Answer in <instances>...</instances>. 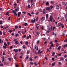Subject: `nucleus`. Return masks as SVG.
<instances>
[{"label": "nucleus", "instance_id": "nucleus-38", "mask_svg": "<svg viewBox=\"0 0 67 67\" xmlns=\"http://www.w3.org/2000/svg\"><path fill=\"white\" fill-rule=\"evenodd\" d=\"M51 47H54V44L53 43H52L51 45Z\"/></svg>", "mask_w": 67, "mask_h": 67}, {"label": "nucleus", "instance_id": "nucleus-29", "mask_svg": "<svg viewBox=\"0 0 67 67\" xmlns=\"http://www.w3.org/2000/svg\"><path fill=\"white\" fill-rule=\"evenodd\" d=\"M17 41V39H14L13 40V41L14 42H15V41Z\"/></svg>", "mask_w": 67, "mask_h": 67}, {"label": "nucleus", "instance_id": "nucleus-64", "mask_svg": "<svg viewBox=\"0 0 67 67\" xmlns=\"http://www.w3.org/2000/svg\"><path fill=\"white\" fill-rule=\"evenodd\" d=\"M64 42H67V40H65L64 41Z\"/></svg>", "mask_w": 67, "mask_h": 67}, {"label": "nucleus", "instance_id": "nucleus-10", "mask_svg": "<svg viewBox=\"0 0 67 67\" xmlns=\"http://www.w3.org/2000/svg\"><path fill=\"white\" fill-rule=\"evenodd\" d=\"M43 52V51H40V49H39L38 51V54H39V53H42Z\"/></svg>", "mask_w": 67, "mask_h": 67}, {"label": "nucleus", "instance_id": "nucleus-40", "mask_svg": "<svg viewBox=\"0 0 67 67\" xmlns=\"http://www.w3.org/2000/svg\"><path fill=\"white\" fill-rule=\"evenodd\" d=\"M23 36L24 38H25L26 37V35H23Z\"/></svg>", "mask_w": 67, "mask_h": 67}, {"label": "nucleus", "instance_id": "nucleus-33", "mask_svg": "<svg viewBox=\"0 0 67 67\" xmlns=\"http://www.w3.org/2000/svg\"><path fill=\"white\" fill-rule=\"evenodd\" d=\"M56 29V27L54 26L53 27V30H54V29Z\"/></svg>", "mask_w": 67, "mask_h": 67}, {"label": "nucleus", "instance_id": "nucleus-62", "mask_svg": "<svg viewBox=\"0 0 67 67\" xmlns=\"http://www.w3.org/2000/svg\"><path fill=\"white\" fill-rule=\"evenodd\" d=\"M2 32H1V31L0 30V35H2Z\"/></svg>", "mask_w": 67, "mask_h": 67}, {"label": "nucleus", "instance_id": "nucleus-60", "mask_svg": "<svg viewBox=\"0 0 67 67\" xmlns=\"http://www.w3.org/2000/svg\"><path fill=\"white\" fill-rule=\"evenodd\" d=\"M9 33H11V32H12V31H11V30H10L9 31Z\"/></svg>", "mask_w": 67, "mask_h": 67}, {"label": "nucleus", "instance_id": "nucleus-49", "mask_svg": "<svg viewBox=\"0 0 67 67\" xmlns=\"http://www.w3.org/2000/svg\"><path fill=\"white\" fill-rule=\"evenodd\" d=\"M16 1L17 3H18L19 2V0H16Z\"/></svg>", "mask_w": 67, "mask_h": 67}, {"label": "nucleus", "instance_id": "nucleus-42", "mask_svg": "<svg viewBox=\"0 0 67 67\" xmlns=\"http://www.w3.org/2000/svg\"><path fill=\"white\" fill-rule=\"evenodd\" d=\"M26 59H29V57L28 56H26Z\"/></svg>", "mask_w": 67, "mask_h": 67}, {"label": "nucleus", "instance_id": "nucleus-46", "mask_svg": "<svg viewBox=\"0 0 67 67\" xmlns=\"http://www.w3.org/2000/svg\"><path fill=\"white\" fill-rule=\"evenodd\" d=\"M15 67H19V65L18 64H16L15 65Z\"/></svg>", "mask_w": 67, "mask_h": 67}, {"label": "nucleus", "instance_id": "nucleus-20", "mask_svg": "<svg viewBox=\"0 0 67 67\" xmlns=\"http://www.w3.org/2000/svg\"><path fill=\"white\" fill-rule=\"evenodd\" d=\"M19 27L18 26H15V29H17Z\"/></svg>", "mask_w": 67, "mask_h": 67}, {"label": "nucleus", "instance_id": "nucleus-35", "mask_svg": "<svg viewBox=\"0 0 67 67\" xmlns=\"http://www.w3.org/2000/svg\"><path fill=\"white\" fill-rule=\"evenodd\" d=\"M3 55H5V52L4 51L3 52Z\"/></svg>", "mask_w": 67, "mask_h": 67}, {"label": "nucleus", "instance_id": "nucleus-6", "mask_svg": "<svg viewBox=\"0 0 67 67\" xmlns=\"http://www.w3.org/2000/svg\"><path fill=\"white\" fill-rule=\"evenodd\" d=\"M45 18L44 17H42L41 19V22H43Z\"/></svg>", "mask_w": 67, "mask_h": 67}, {"label": "nucleus", "instance_id": "nucleus-53", "mask_svg": "<svg viewBox=\"0 0 67 67\" xmlns=\"http://www.w3.org/2000/svg\"><path fill=\"white\" fill-rule=\"evenodd\" d=\"M3 26L2 25H1V29H3Z\"/></svg>", "mask_w": 67, "mask_h": 67}, {"label": "nucleus", "instance_id": "nucleus-47", "mask_svg": "<svg viewBox=\"0 0 67 67\" xmlns=\"http://www.w3.org/2000/svg\"><path fill=\"white\" fill-rule=\"evenodd\" d=\"M4 45H5V46H7V43H4Z\"/></svg>", "mask_w": 67, "mask_h": 67}, {"label": "nucleus", "instance_id": "nucleus-31", "mask_svg": "<svg viewBox=\"0 0 67 67\" xmlns=\"http://www.w3.org/2000/svg\"><path fill=\"white\" fill-rule=\"evenodd\" d=\"M51 28V27L50 26H48L47 29L48 30H50V28Z\"/></svg>", "mask_w": 67, "mask_h": 67}, {"label": "nucleus", "instance_id": "nucleus-63", "mask_svg": "<svg viewBox=\"0 0 67 67\" xmlns=\"http://www.w3.org/2000/svg\"><path fill=\"white\" fill-rule=\"evenodd\" d=\"M6 29V28L5 27H4L3 28V30H5V29Z\"/></svg>", "mask_w": 67, "mask_h": 67}, {"label": "nucleus", "instance_id": "nucleus-39", "mask_svg": "<svg viewBox=\"0 0 67 67\" xmlns=\"http://www.w3.org/2000/svg\"><path fill=\"white\" fill-rule=\"evenodd\" d=\"M64 57H65V58H67V55H65L64 56Z\"/></svg>", "mask_w": 67, "mask_h": 67}, {"label": "nucleus", "instance_id": "nucleus-18", "mask_svg": "<svg viewBox=\"0 0 67 67\" xmlns=\"http://www.w3.org/2000/svg\"><path fill=\"white\" fill-rule=\"evenodd\" d=\"M23 48L25 49L26 48V46H25L24 45L23 46Z\"/></svg>", "mask_w": 67, "mask_h": 67}, {"label": "nucleus", "instance_id": "nucleus-43", "mask_svg": "<svg viewBox=\"0 0 67 67\" xmlns=\"http://www.w3.org/2000/svg\"><path fill=\"white\" fill-rule=\"evenodd\" d=\"M39 42H40V41H39V40H38L37 42V44H39Z\"/></svg>", "mask_w": 67, "mask_h": 67}, {"label": "nucleus", "instance_id": "nucleus-15", "mask_svg": "<svg viewBox=\"0 0 67 67\" xmlns=\"http://www.w3.org/2000/svg\"><path fill=\"white\" fill-rule=\"evenodd\" d=\"M55 62H54V63H52V66H54L55 65Z\"/></svg>", "mask_w": 67, "mask_h": 67}, {"label": "nucleus", "instance_id": "nucleus-50", "mask_svg": "<svg viewBox=\"0 0 67 67\" xmlns=\"http://www.w3.org/2000/svg\"><path fill=\"white\" fill-rule=\"evenodd\" d=\"M15 11H18V10H19L18 9L16 8V9H15Z\"/></svg>", "mask_w": 67, "mask_h": 67}, {"label": "nucleus", "instance_id": "nucleus-26", "mask_svg": "<svg viewBox=\"0 0 67 67\" xmlns=\"http://www.w3.org/2000/svg\"><path fill=\"white\" fill-rule=\"evenodd\" d=\"M36 35H38L40 34V33H39V32H37L36 33Z\"/></svg>", "mask_w": 67, "mask_h": 67}, {"label": "nucleus", "instance_id": "nucleus-57", "mask_svg": "<svg viewBox=\"0 0 67 67\" xmlns=\"http://www.w3.org/2000/svg\"><path fill=\"white\" fill-rule=\"evenodd\" d=\"M16 57H15V56H14V59H16Z\"/></svg>", "mask_w": 67, "mask_h": 67}, {"label": "nucleus", "instance_id": "nucleus-52", "mask_svg": "<svg viewBox=\"0 0 67 67\" xmlns=\"http://www.w3.org/2000/svg\"><path fill=\"white\" fill-rule=\"evenodd\" d=\"M34 64H35V66H37V64L35 62L34 63Z\"/></svg>", "mask_w": 67, "mask_h": 67}, {"label": "nucleus", "instance_id": "nucleus-24", "mask_svg": "<svg viewBox=\"0 0 67 67\" xmlns=\"http://www.w3.org/2000/svg\"><path fill=\"white\" fill-rule=\"evenodd\" d=\"M45 9H43V14H45Z\"/></svg>", "mask_w": 67, "mask_h": 67}, {"label": "nucleus", "instance_id": "nucleus-56", "mask_svg": "<svg viewBox=\"0 0 67 67\" xmlns=\"http://www.w3.org/2000/svg\"><path fill=\"white\" fill-rule=\"evenodd\" d=\"M30 64L31 65H33V62H31L30 63Z\"/></svg>", "mask_w": 67, "mask_h": 67}, {"label": "nucleus", "instance_id": "nucleus-30", "mask_svg": "<svg viewBox=\"0 0 67 67\" xmlns=\"http://www.w3.org/2000/svg\"><path fill=\"white\" fill-rule=\"evenodd\" d=\"M3 47L5 49H6V48H7V47H6V46H3Z\"/></svg>", "mask_w": 67, "mask_h": 67}, {"label": "nucleus", "instance_id": "nucleus-22", "mask_svg": "<svg viewBox=\"0 0 67 67\" xmlns=\"http://www.w3.org/2000/svg\"><path fill=\"white\" fill-rule=\"evenodd\" d=\"M60 60H63V59H64V58H63V57H61V58H60Z\"/></svg>", "mask_w": 67, "mask_h": 67}, {"label": "nucleus", "instance_id": "nucleus-44", "mask_svg": "<svg viewBox=\"0 0 67 67\" xmlns=\"http://www.w3.org/2000/svg\"><path fill=\"white\" fill-rule=\"evenodd\" d=\"M27 25V23H25V26H26Z\"/></svg>", "mask_w": 67, "mask_h": 67}, {"label": "nucleus", "instance_id": "nucleus-45", "mask_svg": "<svg viewBox=\"0 0 67 67\" xmlns=\"http://www.w3.org/2000/svg\"><path fill=\"white\" fill-rule=\"evenodd\" d=\"M20 54H21V56H23V53L22 52H21L20 53Z\"/></svg>", "mask_w": 67, "mask_h": 67}, {"label": "nucleus", "instance_id": "nucleus-2", "mask_svg": "<svg viewBox=\"0 0 67 67\" xmlns=\"http://www.w3.org/2000/svg\"><path fill=\"white\" fill-rule=\"evenodd\" d=\"M48 20L51 21V22H52L53 21V17H52V16H50V18Z\"/></svg>", "mask_w": 67, "mask_h": 67}, {"label": "nucleus", "instance_id": "nucleus-13", "mask_svg": "<svg viewBox=\"0 0 67 67\" xmlns=\"http://www.w3.org/2000/svg\"><path fill=\"white\" fill-rule=\"evenodd\" d=\"M31 22V23H34L35 22V20H32Z\"/></svg>", "mask_w": 67, "mask_h": 67}, {"label": "nucleus", "instance_id": "nucleus-28", "mask_svg": "<svg viewBox=\"0 0 67 67\" xmlns=\"http://www.w3.org/2000/svg\"><path fill=\"white\" fill-rule=\"evenodd\" d=\"M28 7L29 8V9H30V8H31V6L30 5H28Z\"/></svg>", "mask_w": 67, "mask_h": 67}, {"label": "nucleus", "instance_id": "nucleus-12", "mask_svg": "<svg viewBox=\"0 0 67 67\" xmlns=\"http://www.w3.org/2000/svg\"><path fill=\"white\" fill-rule=\"evenodd\" d=\"M15 43L16 44H19V41H15Z\"/></svg>", "mask_w": 67, "mask_h": 67}, {"label": "nucleus", "instance_id": "nucleus-41", "mask_svg": "<svg viewBox=\"0 0 67 67\" xmlns=\"http://www.w3.org/2000/svg\"><path fill=\"white\" fill-rule=\"evenodd\" d=\"M19 35V34H16V35H15V37H17Z\"/></svg>", "mask_w": 67, "mask_h": 67}, {"label": "nucleus", "instance_id": "nucleus-1", "mask_svg": "<svg viewBox=\"0 0 67 67\" xmlns=\"http://www.w3.org/2000/svg\"><path fill=\"white\" fill-rule=\"evenodd\" d=\"M12 11L13 12V13H14V15H15L16 16H17V14H16V12H15V11L14 10H13Z\"/></svg>", "mask_w": 67, "mask_h": 67}, {"label": "nucleus", "instance_id": "nucleus-3", "mask_svg": "<svg viewBox=\"0 0 67 67\" xmlns=\"http://www.w3.org/2000/svg\"><path fill=\"white\" fill-rule=\"evenodd\" d=\"M56 9H57V10H58V9H59V5H56Z\"/></svg>", "mask_w": 67, "mask_h": 67}, {"label": "nucleus", "instance_id": "nucleus-55", "mask_svg": "<svg viewBox=\"0 0 67 67\" xmlns=\"http://www.w3.org/2000/svg\"><path fill=\"white\" fill-rule=\"evenodd\" d=\"M50 7L51 9H53V6L51 5L50 6Z\"/></svg>", "mask_w": 67, "mask_h": 67}, {"label": "nucleus", "instance_id": "nucleus-61", "mask_svg": "<svg viewBox=\"0 0 67 67\" xmlns=\"http://www.w3.org/2000/svg\"><path fill=\"white\" fill-rule=\"evenodd\" d=\"M52 60L54 61V58H52Z\"/></svg>", "mask_w": 67, "mask_h": 67}, {"label": "nucleus", "instance_id": "nucleus-25", "mask_svg": "<svg viewBox=\"0 0 67 67\" xmlns=\"http://www.w3.org/2000/svg\"><path fill=\"white\" fill-rule=\"evenodd\" d=\"M38 17H37L36 18V21H37L38 20Z\"/></svg>", "mask_w": 67, "mask_h": 67}, {"label": "nucleus", "instance_id": "nucleus-8", "mask_svg": "<svg viewBox=\"0 0 67 67\" xmlns=\"http://www.w3.org/2000/svg\"><path fill=\"white\" fill-rule=\"evenodd\" d=\"M61 48V46H60L58 47L57 50L58 51H59V50Z\"/></svg>", "mask_w": 67, "mask_h": 67}, {"label": "nucleus", "instance_id": "nucleus-21", "mask_svg": "<svg viewBox=\"0 0 67 67\" xmlns=\"http://www.w3.org/2000/svg\"><path fill=\"white\" fill-rule=\"evenodd\" d=\"M49 2H46V5H48H48H49Z\"/></svg>", "mask_w": 67, "mask_h": 67}, {"label": "nucleus", "instance_id": "nucleus-58", "mask_svg": "<svg viewBox=\"0 0 67 67\" xmlns=\"http://www.w3.org/2000/svg\"><path fill=\"white\" fill-rule=\"evenodd\" d=\"M55 43H57V40H55Z\"/></svg>", "mask_w": 67, "mask_h": 67}, {"label": "nucleus", "instance_id": "nucleus-23", "mask_svg": "<svg viewBox=\"0 0 67 67\" xmlns=\"http://www.w3.org/2000/svg\"><path fill=\"white\" fill-rule=\"evenodd\" d=\"M54 55H55V52H53L52 53V56H54Z\"/></svg>", "mask_w": 67, "mask_h": 67}, {"label": "nucleus", "instance_id": "nucleus-48", "mask_svg": "<svg viewBox=\"0 0 67 67\" xmlns=\"http://www.w3.org/2000/svg\"><path fill=\"white\" fill-rule=\"evenodd\" d=\"M60 25L61 26H62L63 25V24L60 23Z\"/></svg>", "mask_w": 67, "mask_h": 67}, {"label": "nucleus", "instance_id": "nucleus-34", "mask_svg": "<svg viewBox=\"0 0 67 67\" xmlns=\"http://www.w3.org/2000/svg\"><path fill=\"white\" fill-rule=\"evenodd\" d=\"M8 60H9V61H10V60H11V58H8Z\"/></svg>", "mask_w": 67, "mask_h": 67}, {"label": "nucleus", "instance_id": "nucleus-32", "mask_svg": "<svg viewBox=\"0 0 67 67\" xmlns=\"http://www.w3.org/2000/svg\"><path fill=\"white\" fill-rule=\"evenodd\" d=\"M48 14H46V18L47 19L48 18Z\"/></svg>", "mask_w": 67, "mask_h": 67}, {"label": "nucleus", "instance_id": "nucleus-5", "mask_svg": "<svg viewBox=\"0 0 67 67\" xmlns=\"http://www.w3.org/2000/svg\"><path fill=\"white\" fill-rule=\"evenodd\" d=\"M17 5L18 4H17L16 3H15L14 4V8L15 9H16V7L17 6Z\"/></svg>", "mask_w": 67, "mask_h": 67}, {"label": "nucleus", "instance_id": "nucleus-19", "mask_svg": "<svg viewBox=\"0 0 67 67\" xmlns=\"http://www.w3.org/2000/svg\"><path fill=\"white\" fill-rule=\"evenodd\" d=\"M4 60V57H2V62H3Z\"/></svg>", "mask_w": 67, "mask_h": 67}, {"label": "nucleus", "instance_id": "nucleus-17", "mask_svg": "<svg viewBox=\"0 0 67 67\" xmlns=\"http://www.w3.org/2000/svg\"><path fill=\"white\" fill-rule=\"evenodd\" d=\"M25 44L26 45H28L29 44V43L27 42H25Z\"/></svg>", "mask_w": 67, "mask_h": 67}, {"label": "nucleus", "instance_id": "nucleus-59", "mask_svg": "<svg viewBox=\"0 0 67 67\" xmlns=\"http://www.w3.org/2000/svg\"><path fill=\"white\" fill-rule=\"evenodd\" d=\"M35 49H36V45L35 46Z\"/></svg>", "mask_w": 67, "mask_h": 67}, {"label": "nucleus", "instance_id": "nucleus-54", "mask_svg": "<svg viewBox=\"0 0 67 67\" xmlns=\"http://www.w3.org/2000/svg\"><path fill=\"white\" fill-rule=\"evenodd\" d=\"M22 13L24 14H25V13H26V12H22Z\"/></svg>", "mask_w": 67, "mask_h": 67}, {"label": "nucleus", "instance_id": "nucleus-51", "mask_svg": "<svg viewBox=\"0 0 67 67\" xmlns=\"http://www.w3.org/2000/svg\"><path fill=\"white\" fill-rule=\"evenodd\" d=\"M39 13V12H37L36 13V15H37V14H38Z\"/></svg>", "mask_w": 67, "mask_h": 67}, {"label": "nucleus", "instance_id": "nucleus-9", "mask_svg": "<svg viewBox=\"0 0 67 67\" xmlns=\"http://www.w3.org/2000/svg\"><path fill=\"white\" fill-rule=\"evenodd\" d=\"M13 51L14 52H15V53H16V52H17L18 51V49H14L13 50Z\"/></svg>", "mask_w": 67, "mask_h": 67}, {"label": "nucleus", "instance_id": "nucleus-4", "mask_svg": "<svg viewBox=\"0 0 67 67\" xmlns=\"http://www.w3.org/2000/svg\"><path fill=\"white\" fill-rule=\"evenodd\" d=\"M46 9L47 11H50V10H51V8L48 7H47Z\"/></svg>", "mask_w": 67, "mask_h": 67}, {"label": "nucleus", "instance_id": "nucleus-11", "mask_svg": "<svg viewBox=\"0 0 67 67\" xmlns=\"http://www.w3.org/2000/svg\"><path fill=\"white\" fill-rule=\"evenodd\" d=\"M21 12H19L18 13V17H19L20 16V14H21Z\"/></svg>", "mask_w": 67, "mask_h": 67}, {"label": "nucleus", "instance_id": "nucleus-36", "mask_svg": "<svg viewBox=\"0 0 67 67\" xmlns=\"http://www.w3.org/2000/svg\"><path fill=\"white\" fill-rule=\"evenodd\" d=\"M27 14H28V15H29L30 16H31V14H30V13H28Z\"/></svg>", "mask_w": 67, "mask_h": 67}, {"label": "nucleus", "instance_id": "nucleus-14", "mask_svg": "<svg viewBox=\"0 0 67 67\" xmlns=\"http://www.w3.org/2000/svg\"><path fill=\"white\" fill-rule=\"evenodd\" d=\"M3 23V21H2L0 20V25H2V24Z\"/></svg>", "mask_w": 67, "mask_h": 67}, {"label": "nucleus", "instance_id": "nucleus-37", "mask_svg": "<svg viewBox=\"0 0 67 67\" xmlns=\"http://www.w3.org/2000/svg\"><path fill=\"white\" fill-rule=\"evenodd\" d=\"M12 48H13V46H11L10 47V49H12Z\"/></svg>", "mask_w": 67, "mask_h": 67}, {"label": "nucleus", "instance_id": "nucleus-7", "mask_svg": "<svg viewBox=\"0 0 67 67\" xmlns=\"http://www.w3.org/2000/svg\"><path fill=\"white\" fill-rule=\"evenodd\" d=\"M29 36H28L26 38L27 39H29V38H31V35H29Z\"/></svg>", "mask_w": 67, "mask_h": 67}, {"label": "nucleus", "instance_id": "nucleus-27", "mask_svg": "<svg viewBox=\"0 0 67 67\" xmlns=\"http://www.w3.org/2000/svg\"><path fill=\"white\" fill-rule=\"evenodd\" d=\"M64 17L65 18H67V15L66 14H65L64 15Z\"/></svg>", "mask_w": 67, "mask_h": 67}, {"label": "nucleus", "instance_id": "nucleus-16", "mask_svg": "<svg viewBox=\"0 0 67 67\" xmlns=\"http://www.w3.org/2000/svg\"><path fill=\"white\" fill-rule=\"evenodd\" d=\"M51 3L52 4H54V2L52 1H51Z\"/></svg>", "mask_w": 67, "mask_h": 67}]
</instances>
